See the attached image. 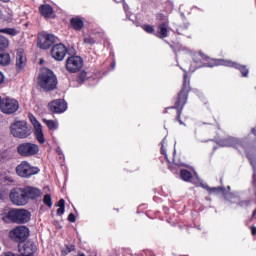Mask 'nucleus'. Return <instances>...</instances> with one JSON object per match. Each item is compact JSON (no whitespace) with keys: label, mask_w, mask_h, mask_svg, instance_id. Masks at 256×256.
Wrapping results in <instances>:
<instances>
[{"label":"nucleus","mask_w":256,"mask_h":256,"mask_svg":"<svg viewBox=\"0 0 256 256\" xmlns=\"http://www.w3.org/2000/svg\"><path fill=\"white\" fill-rule=\"evenodd\" d=\"M37 173H39V169L35 166H31V164L27 161H22L16 167V174L24 179L32 177V175H37Z\"/></svg>","instance_id":"0eeeda50"},{"label":"nucleus","mask_w":256,"mask_h":256,"mask_svg":"<svg viewBox=\"0 0 256 256\" xmlns=\"http://www.w3.org/2000/svg\"><path fill=\"white\" fill-rule=\"evenodd\" d=\"M10 237L18 243L21 241H25V239L29 237V228H27V226L16 227L10 232Z\"/></svg>","instance_id":"f8f14e48"},{"label":"nucleus","mask_w":256,"mask_h":256,"mask_svg":"<svg viewBox=\"0 0 256 256\" xmlns=\"http://www.w3.org/2000/svg\"><path fill=\"white\" fill-rule=\"evenodd\" d=\"M11 63V55L7 52H0V65L3 67L9 65Z\"/></svg>","instance_id":"5701e85b"},{"label":"nucleus","mask_w":256,"mask_h":256,"mask_svg":"<svg viewBox=\"0 0 256 256\" xmlns=\"http://www.w3.org/2000/svg\"><path fill=\"white\" fill-rule=\"evenodd\" d=\"M68 221H70V223H75V214L74 213L69 214Z\"/></svg>","instance_id":"e433bc0d"},{"label":"nucleus","mask_w":256,"mask_h":256,"mask_svg":"<svg viewBox=\"0 0 256 256\" xmlns=\"http://www.w3.org/2000/svg\"><path fill=\"white\" fill-rule=\"evenodd\" d=\"M253 181H254V183H255V181H256V172H254Z\"/></svg>","instance_id":"79ce46f5"},{"label":"nucleus","mask_w":256,"mask_h":256,"mask_svg":"<svg viewBox=\"0 0 256 256\" xmlns=\"http://www.w3.org/2000/svg\"><path fill=\"white\" fill-rule=\"evenodd\" d=\"M43 123L48 127L49 131H57L59 129V122L55 120L43 119Z\"/></svg>","instance_id":"4be33fe9"},{"label":"nucleus","mask_w":256,"mask_h":256,"mask_svg":"<svg viewBox=\"0 0 256 256\" xmlns=\"http://www.w3.org/2000/svg\"><path fill=\"white\" fill-rule=\"evenodd\" d=\"M183 90H181L178 100L176 102L175 108L177 109V120L179 121L180 125H183V121H181V109L185 106V103H187V91L189 90V80H187V75L184 74V83H183Z\"/></svg>","instance_id":"20e7f679"},{"label":"nucleus","mask_w":256,"mask_h":256,"mask_svg":"<svg viewBox=\"0 0 256 256\" xmlns=\"http://www.w3.org/2000/svg\"><path fill=\"white\" fill-rule=\"evenodd\" d=\"M251 231H252V235H256V227H252Z\"/></svg>","instance_id":"a19ab883"},{"label":"nucleus","mask_w":256,"mask_h":256,"mask_svg":"<svg viewBox=\"0 0 256 256\" xmlns=\"http://www.w3.org/2000/svg\"><path fill=\"white\" fill-rule=\"evenodd\" d=\"M64 213H65V208L59 207V208L57 209V214H58V215H63Z\"/></svg>","instance_id":"58836bf2"},{"label":"nucleus","mask_w":256,"mask_h":256,"mask_svg":"<svg viewBox=\"0 0 256 256\" xmlns=\"http://www.w3.org/2000/svg\"><path fill=\"white\" fill-rule=\"evenodd\" d=\"M165 140L162 141V148H161V151H162V154L165 155V157H167V154L165 153Z\"/></svg>","instance_id":"ea45409f"},{"label":"nucleus","mask_w":256,"mask_h":256,"mask_svg":"<svg viewBox=\"0 0 256 256\" xmlns=\"http://www.w3.org/2000/svg\"><path fill=\"white\" fill-rule=\"evenodd\" d=\"M9 197L13 205H17L18 207H23L27 205V198L25 197V192L23 188H13L10 191Z\"/></svg>","instance_id":"1a4fd4ad"},{"label":"nucleus","mask_w":256,"mask_h":256,"mask_svg":"<svg viewBox=\"0 0 256 256\" xmlns=\"http://www.w3.org/2000/svg\"><path fill=\"white\" fill-rule=\"evenodd\" d=\"M58 207H62V208H65V200L64 199H60L59 202H58Z\"/></svg>","instance_id":"4c0bfd02"},{"label":"nucleus","mask_w":256,"mask_h":256,"mask_svg":"<svg viewBox=\"0 0 256 256\" xmlns=\"http://www.w3.org/2000/svg\"><path fill=\"white\" fill-rule=\"evenodd\" d=\"M167 24L163 23V24H160L158 26V31H157V34L156 36L159 37L160 39H165V37H167Z\"/></svg>","instance_id":"b1692460"},{"label":"nucleus","mask_w":256,"mask_h":256,"mask_svg":"<svg viewBox=\"0 0 256 256\" xmlns=\"http://www.w3.org/2000/svg\"><path fill=\"white\" fill-rule=\"evenodd\" d=\"M10 133L18 139H27L31 135V126L26 121H15L10 126Z\"/></svg>","instance_id":"f03ea898"},{"label":"nucleus","mask_w":256,"mask_h":256,"mask_svg":"<svg viewBox=\"0 0 256 256\" xmlns=\"http://www.w3.org/2000/svg\"><path fill=\"white\" fill-rule=\"evenodd\" d=\"M243 205H244V204L242 203L241 206L243 207Z\"/></svg>","instance_id":"de8ad7c7"},{"label":"nucleus","mask_w":256,"mask_h":256,"mask_svg":"<svg viewBox=\"0 0 256 256\" xmlns=\"http://www.w3.org/2000/svg\"><path fill=\"white\" fill-rule=\"evenodd\" d=\"M228 189H231V187H230V186H228Z\"/></svg>","instance_id":"49530a36"},{"label":"nucleus","mask_w":256,"mask_h":256,"mask_svg":"<svg viewBox=\"0 0 256 256\" xmlns=\"http://www.w3.org/2000/svg\"><path fill=\"white\" fill-rule=\"evenodd\" d=\"M17 153L21 157H35L39 153V145L31 142H25L17 146Z\"/></svg>","instance_id":"6e6552de"},{"label":"nucleus","mask_w":256,"mask_h":256,"mask_svg":"<svg viewBox=\"0 0 256 256\" xmlns=\"http://www.w3.org/2000/svg\"><path fill=\"white\" fill-rule=\"evenodd\" d=\"M70 23L75 31H81L82 27H84L83 19L81 18H72Z\"/></svg>","instance_id":"412c9836"},{"label":"nucleus","mask_w":256,"mask_h":256,"mask_svg":"<svg viewBox=\"0 0 256 256\" xmlns=\"http://www.w3.org/2000/svg\"><path fill=\"white\" fill-rule=\"evenodd\" d=\"M71 251H75V246L68 245V246H66V249L62 250V254L69 255V253H71Z\"/></svg>","instance_id":"7c9ffc66"},{"label":"nucleus","mask_w":256,"mask_h":256,"mask_svg":"<svg viewBox=\"0 0 256 256\" xmlns=\"http://www.w3.org/2000/svg\"><path fill=\"white\" fill-rule=\"evenodd\" d=\"M3 83H5V74L0 71V87L3 85Z\"/></svg>","instance_id":"c9c22d12"},{"label":"nucleus","mask_w":256,"mask_h":256,"mask_svg":"<svg viewBox=\"0 0 256 256\" xmlns=\"http://www.w3.org/2000/svg\"><path fill=\"white\" fill-rule=\"evenodd\" d=\"M83 67V59L79 56H71L66 60V69L69 73H77Z\"/></svg>","instance_id":"9b49d317"},{"label":"nucleus","mask_w":256,"mask_h":256,"mask_svg":"<svg viewBox=\"0 0 256 256\" xmlns=\"http://www.w3.org/2000/svg\"><path fill=\"white\" fill-rule=\"evenodd\" d=\"M219 65H224V67H234V69H239L243 77L249 75V70L245 66H241L235 62L224 60V59H212L208 64L198 65V67H217Z\"/></svg>","instance_id":"7ed1b4c3"},{"label":"nucleus","mask_w":256,"mask_h":256,"mask_svg":"<svg viewBox=\"0 0 256 256\" xmlns=\"http://www.w3.org/2000/svg\"><path fill=\"white\" fill-rule=\"evenodd\" d=\"M237 143H239V139L237 138H227L220 142L221 147H236Z\"/></svg>","instance_id":"aec40b11"},{"label":"nucleus","mask_w":256,"mask_h":256,"mask_svg":"<svg viewBox=\"0 0 256 256\" xmlns=\"http://www.w3.org/2000/svg\"><path fill=\"white\" fill-rule=\"evenodd\" d=\"M52 113H65L67 111V102L63 99H57L48 104Z\"/></svg>","instance_id":"2eb2a0df"},{"label":"nucleus","mask_w":256,"mask_h":256,"mask_svg":"<svg viewBox=\"0 0 256 256\" xmlns=\"http://www.w3.org/2000/svg\"><path fill=\"white\" fill-rule=\"evenodd\" d=\"M18 249L21 256H33L37 253V246L31 241L19 244Z\"/></svg>","instance_id":"4468645a"},{"label":"nucleus","mask_w":256,"mask_h":256,"mask_svg":"<svg viewBox=\"0 0 256 256\" xmlns=\"http://www.w3.org/2000/svg\"><path fill=\"white\" fill-rule=\"evenodd\" d=\"M180 177L183 181H191L192 179L191 172L187 170H181Z\"/></svg>","instance_id":"a878e982"},{"label":"nucleus","mask_w":256,"mask_h":256,"mask_svg":"<svg viewBox=\"0 0 256 256\" xmlns=\"http://www.w3.org/2000/svg\"><path fill=\"white\" fill-rule=\"evenodd\" d=\"M27 67V54L25 51L18 50L16 53V71L21 73V71H25Z\"/></svg>","instance_id":"f3484780"},{"label":"nucleus","mask_w":256,"mask_h":256,"mask_svg":"<svg viewBox=\"0 0 256 256\" xmlns=\"http://www.w3.org/2000/svg\"><path fill=\"white\" fill-rule=\"evenodd\" d=\"M8 219L13 223H29L31 221V212L23 208L12 209L8 212Z\"/></svg>","instance_id":"39448f33"},{"label":"nucleus","mask_w":256,"mask_h":256,"mask_svg":"<svg viewBox=\"0 0 256 256\" xmlns=\"http://www.w3.org/2000/svg\"><path fill=\"white\" fill-rule=\"evenodd\" d=\"M43 203L47 205V207H53V202L51 200V195L45 194L43 198Z\"/></svg>","instance_id":"c85d7f7f"},{"label":"nucleus","mask_w":256,"mask_h":256,"mask_svg":"<svg viewBox=\"0 0 256 256\" xmlns=\"http://www.w3.org/2000/svg\"><path fill=\"white\" fill-rule=\"evenodd\" d=\"M31 124L34 127V135L38 143L43 145L45 143V134H43V126L37 121V118L33 114L28 115Z\"/></svg>","instance_id":"9d476101"},{"label":"nucleus","mask_w":256,"mask_h":256,"mask_svg":"<svg viewBox=\"0 0 256 256\" xmlns=\"http://www.w3.org/2000/svg\"><path fill=\"white\" fill-rule=\"evenodd\" d=\"M85 79H87V72L82 71V72L79 74L78 81H85Z\"/></svg>","instance_id":"72a5a7b5"},{"label":"nucleus","mask_w":256,"mask_h":256,"mask_svg":"<svg viewBox=\"0 0 256 256\" xmlns=\"http://www.w3.org/2000/svg\"><path fill=\"white\" fill-rule=\"evenodd\" d=\"M65 55H67V47L64 46V44L59 43L52 47L51 57L55 59V61H63Z\"/></svg>","instance_id":"ddd939ff"},{"label":"nucleus","mask_w":256,"mask_h":256,"mask_svg":"<svg viewBox=\"0 0 256 256\" xmlns=\"http://www.w3.org/2000/svg\"><path fill=\"white\" fill-rule=\"evenodd\" d=\"M252 133H254V135H255V129H252Z\"/></svg>","instance_id":"a18cd8bd"},{"label":"nucleus","mask_w":256,"mask_h":256,"mask_svg":"<svg viewBox=\"0 0 256 256\" xmlns=\"http://www.w3.org/2000/svg\"><path fill=\"white\" fill-rule=\"evenodd\" d=\"M39 11L43 17H53V8L49 4L41 5Z\"/></svg>","instance_id":"6ab92c4d"},{"label":"nucleus","mask_w":256,"mask_h":256,"mask_svg":"<svg viewBox=\"0 0 256 256\" xmlns=\"http://www.w3.org/2000/svg\"><path fill=\"white\" fill-rule=\"evenodd\" d=\"M207 189L210 193H224L225 191V188L223 187H214V188L207 187Z\"/></svg>","instance_id":"c756f323"},{"label":"nucleus","mask_w":256,"mask_h":256,"mask_svg":"<svg viewBox=\"0 0 256 256\" xmlns=\"http://www.w3.org/2000/svg\"><path fill=\"white\" fill-rule=\"evenodd\" d=\"M38 85L44 91H53L57 87V76H55L53 71L44 68L39 74Z\"/></svg>","instance_id":"f257e3e1"},{"label":"nucleus","mask_w":256,"mask_h":256,"mask_svg":"<svg viewBox=\"0 0 256 256\" xmlns=\"http://www.w3.org/2000/svg\"><path fill=\"white\" fill-rule=\"evenodd\" d=\"M55 43V35L42 34L38 37V47L40 49H49V47Z\"/></svg>","instance_id":"dca6fc26"},{"label":"nucleus","mask_w":256,"mask_h":256,"mask_svg":"<svg viewBox=\"0 0 256 256\" xmlns=\"http://www.w3.org/2000/svg\"><path fill=\"white\" fill-rule=\"evenodd\" d=\"M23 191L26 197V203H29V201L41 197V190H39V188L26 186L23 188Z\"/></svg>","instance_id":"a211bd4d"},{"label":"nucleus","mask_w":256,"mask_h":256,"mask_svg":"<svg viewBox=\"0 0 256 256\" xmlns=\"http://www.w3.org/2000/svg\"><path fill=\"white\" fill-rule=\"evenodd\" d=\"M0 256H17V254L11 252V251H6V252H2L0 254Z\"/></svg>","instance_id":"f704fd0d"},{"label":"nucleus","mask_w":256,"mask_h":256,"mask_svg":"<svg viewBox=\"0 0 256 256\" xmlns=\"http://www.w3.org/2000/svg\"><path fill=\"white\" fill-rule=\"evenodd\" d=\"M78 256H85V254H83V253H80V254H78Z\"/></svg>","instance_id":"c03bdc74"},{"label":"nucleus","mask_w":256,"mask_h":256,"mask_svg":"<svg viewBox=\"0 0 256 256\" xmlns=\"http://www.w3.org/2000/svg\"><path fill=\"white\" fill-rule=\"evenodd\" d=\"M207 59H209L207 55L201 52L194 54V58H193L194 63H203V61H207Z\"/></svg>","instance_id":"393cba45"},{"label":"nucleus","mask_w":256,"mask_h":256,"mask_svg":"<svg viewBox=\"0 0 256 256\" xmlns=\"http://www.w3.org/2000/svg\"><path fill=\"white\" fill-rule=\"evenodd\" d=\"M7 47H9V39L0 36V50L7 49Z\"/></svg>","instance_id":"bb28decb"},{"label":"nucleus","mask_w":256,"mask_h":256,"mask_svg":"<svg viewBox=\"0 0 256 256\" xmlns=\"http://www.w3.org/2000/svg\"><path fill=\"white\" fill-rule=\"evenodd\" d=\"M0 33H6V35H12L14 37V35H17V30L13 28H4L0 29Z\"/></svg>","instance_id":"cd10ccee"},{"label":"nucleus","mask_w":256,"mask_h":256,"mask_svg":"<svg viewBox=\"0 0 256 256\" xmlns=\"http://www.w3.org/2000/svg\"><path fill=\"white\" fill-rule=\"evenodd\" d=\"M2 159H7V152H5V155L2 156Z\"/></svg>","instance_id":"37998d69"},{"label":"nucleus","mask_w":256,"mask_h":256,"mask_svg":"<svg viewBox=\"0 0 256 256\" xmlns=\"http://www.w3.org/2000/svg\"><path fill=\"white\" fill-rule=\"evenodd\" d=\"M0 111L5 115H13L19 111V101L15 98L6 97L0 102Z\"/></svg>","instance_id":"423d86ee"},{"label":"nucleus","mask_w":256,"mask_h":256,"mask_svg":"<svg viewBox=\"0 0 256 256\" xmlns=\"http://www.w3.org/2000/svg\"><path fill=\"white\" fill-rule=\"evenodd\" d=\"M142 29H144L146 33H155V29L151 25H144Z\"/></svg>","instance_id":"2f4dec72"},{"label":"nucleus","mask_w":256,"mask_h":256,"mask_svg":"<svg viewBox=\"0 0 256 256\" xmlns=\"http://www.w3.org/2000/svg\"><path fill=\"white\" fill-rule=\"evenodd\" d=\"M84 43L86 45H93L95 43V39H93L91 36H87L84 38Z\"/></svg>","instance_id":"473e14b6"}]
</instances>
